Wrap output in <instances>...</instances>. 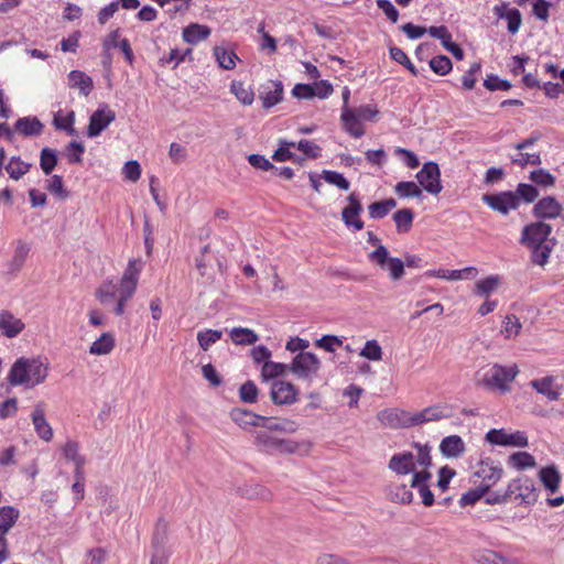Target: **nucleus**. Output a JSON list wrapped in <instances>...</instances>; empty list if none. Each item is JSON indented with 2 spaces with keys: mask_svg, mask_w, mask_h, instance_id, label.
Here are the masks:
<instances>
[{
  "mask_svg": "<svg viewBox=\"0 0 564 564\" xmlns=\"http://www.w3.org/2000/svg\"><path fill=\"white\" fill-rule=\"evenodd\" d=\"M416 449L414 456L411 452H403L392 455L388 467L395 475L404 476L412 474L410 487L417 489L424 506L434 503V495L427 485L432 474L427 468L432 465L431 447L427 444L414 443Z\"/></svg>",
  "mask_w": 564,
  "mask_h": 564,
  "instance_id": "1",
  "label": "nucleus"
},
{
  "mask_svg": "<svg viewBox=\"0 0 564 564\" xmlns=\"http://www.w3.org/2000/svg\"><path fill=\"white\" fill-rule=\"evenodd\" d=\"M142 267L143 262L141 259H131L118 283L106 281L97 288L95 296L99 303L108 306L111 301L116 300L113 313L117 316H122L127 302L135 293Z\"/></svg>",
  "mask_w": 564,
  "mask_h": 564,
  "instance_id": "2",
  "label": "nucleus"
},
{
  "mask_svg": "<svg viewBox=\"0 0 564 564\" xmlns=\"http://www.w3.org/2000/svg\"><path fill=\"white\" fill-rule=\"evenodd\" d=\"M551 225L535 221L527 225L522 230L521 242L531 249V259L535 264L546 263L554 246V239H550Z\"/></svg>",
  "mask_w": 564,
  "mask_h": 564,
  "instance_id": "3",
  "label": "nucleus"
},
{
  "mask_svg": "<svg viewBox=\"0 0 564 564\" xmlns=\"http://www.w3.org/2000/svg\"><path fill=\"white\" fill-rule=\"evenodd\" d=\"M47 376V362L40 358H20L10 370L9 381L13 386L34 387L44 382Z\"/></svg>",
  "mask_w": 564,
  "mask_h": 564,
  "instance_id": "4",
  "label": "nucleus"
},
{
  "mask_svg": "<svg viewBox=\"0 0 564 564\" xmlns=\"http://www.w3.org/2000/svg\"><path fill=\"white\" fill-rule=\"evenodd\" d=\"M256 445L268 454H295L307 453L311 448L307 442H295L288 438L278 437L271 431H258L256 434Z\"/></svg>",
  "mask_w": 564,
  "mask_h": 564,
  "instance_id": "5",
  "label": "nucleus"
},
{
  "mask_svg": "<svg viewBox=\"0 0 564 564\" xmlns=\"http://www.w3.org/2000/svg\"><path fill=\"white\" fill-rule=\"evenodd\" d=\"M369 261L382 270L388 271L391 281L397 282L404 275V263L399 258L389 256L388 249L383 245H379L368 256Z\"/></svg>",
  "mask_w": 564,
  "mask_h": 564,
  "instance_id": "6",
  "label": "nucleus"
},
{
  "mask_svg": "<svg viewBox=\"0 0 564 564\" xmlns=\"http://www.w3.org/2000/svg\"><path fill=\"white\" fill-rule=\"evenodd\" d=\"M321 360L318 357L308 351L299 352L294 358L289 370L297 378L312 381L319 371Z\"/></svg>",
  "mask_w": 564,
  "mask_h": 564,
  "instance_id": "7",
  "label": "nucleus"
},
{
  "mask_svg": "<svg viewBox=\"0 0 564 564\" xmlns=\"http://www.w3.org/2000/svg\"><path fill=\"white\" fill-rule=\"evenodd\" d=\"M508 494L514 496L524 505H533L539 498V489L529 477H520L512 480L508 487Z\"/></svg>",
  "mask_w": 564,
  "mask_h": 564,
  "instance_id": "8",
  "label": "nucleus"
},
{
  "mask_svg": "<svg viewBox=\"0 0 564 564\" xmlns=\"http://www.w3.org/2000/svg\"><path fill=\"white\" fill-rule=\"evenodd\" d=\"M377 420L381 425L393 430L413 427L412 412L397 408L381 410L377 414Z\"/></svg>",
  "mask_w": 564,
  "mask_h": 564,
  "instance_id": "9",
  "label": "nucleus"
},
{
  "mask_svg": "<svg viewBox=\"0 0 564 564\" xmlns=\"http://www.w3.org/2000/svg\"><path fill=\"white\" fill-rule=\"evenodd\" d=\"M416 178L419 184L432 195H437L443 189L440 167L435 162L425 163L416 174Z\"/></svg>",
  "mask_w": 564,
  "mask_h": 564,
  "instance_id": "10",
  "label": "nucleus"
},
{
  "mask_svg": "<svg viewBox=\"0 0 564 564\" xmlns=\"http://www.w3.org/2000/svg\"><path fill=\"white\" fill-rule=\"evenodd\" d=\"M115 119V111L108 105H101L90 116L87 135L90 138L99 135Z\"/></svg>",
  "mask_w": 564,
  "mask_h": 564,
  "instance_id": "11",
  "label": "nucleus"
},
{
  "mask_svg": "<svg viewBox=\"0 0 564 564\" xmlns=\"http://www.w3.org/2000/svg\"><path fill=\"white\" fill-rule=\"evenodd\" d=\"M348 205L341 210V219L347 227H352L356 231L364 228V221L359 218L362 206L355 193L346 197Z\"/></svg>",
  "mask_w": 564,
  "mask_h": 564,
  "instance_id": "12",
  "label": "nucleus"
},
{
  "mask_svg": "<svg viewBox=\"0 0 564 564\" xmlns=\"http://www.w3.org/2000/svg\"><path fill=\"white\" fill-rule=\"evenodd\" d=\"M451 416V409L447 405L435 404L412 413V426L430 422H437Z\"/></svg>",
  "mask_w": 564,
  "mask_h": 564,
  "instance_id": "13",
  "label": "nucleus"
},
{
  "mask_svg": "<svg viewBox=\"0 0 564 564\" xmlns=\"http://www.w3.org/2000/svg\"><path fill=\"white\" fill-rule=\"evenodd\" d=\"M32 424L36 435L44 442L48 443L53 438V429L45 417L44 404L39 403L31 413Z\"/></svg>",
  "mask_w": 564,
  "mask_h": 564,
  "instance_id": "14",
  "label": "nucleus"
},
{
  "mask_svg": "<svg viewBox=\"0 0 564 564\" xmlns=\"http://www.w3.org/2000/svg\"><path fill=\"white\" fill-rule=\"evenodd\" d=\"M270 394L273 403L282 405L294 403L296 401L297 392L291 382L275 381L272 384Z\"/></svg>",
  "mask_w": 564,
  "mask_h": 564,
  "instance_id": "15",
  "label": "nucleus"
},
{
  "mask_svg": "<svg viewBox=\"0 0 564 564\" xmlns=\"http://www.w3.org/2000/svg\"><path fill=\"white\" fill-rule=\"evenodd\" d=\"M562 210V205L553 196L543 197L533 206V215L540 219H555Z\"/></svg>",
  "mask_w": 564,
  "mask_h": 564,
  "instance_id": "16",
  "label": "nucleus"
},
{
  "mask_svg": "<svg viewBox=\"0 0 564 564\" xmlns=\"http://www.w3.org/2000/svg\"><path fill=\"white\" fill-rule=\"evenodd\" d=\"M519 375L516 364L510 366L496 365V391L507 393L511 391V384Z\"/></svg>",
  "mask_w": 564,
  "mask_h": 564,
  "instance_id": "17",
  "label": "nucleus"
},
{
  "mask_svg": "<svg viewBox=\"0 0 564 564\" xmlns=\"http://www.w3.org/2000/svg\"><path fill=\"white\" fill-rule=\"evenodd\" d=\"M496 445L509 447H527L528 436L522 431L496 430Z\"/></svg>",
  "mask_w": 564,
  "mask_h": 564,
  "instance_id": "18",
  "label": "nucleus"
},
{
  "mask_svg": "<svg viewBox=\"0 0 564 564\" xmlns=\"http://www.w3.org/2000/svg\"><path fill=\"white\" fill-rule=\"evenodd\" d=\"M426 275L444 279L447 281L474 280L478 275V270L474 267H467L462 270H430Z\"/></svg>",
  "mask_w": 564,
  "mask_h": 564,
  "instance_id": "19",
  "label": "nucleus"
},
{
  "mask_svg": "<svg viewBox=\"0 0 564 564\" xmlns=\"http://www.w3.org/2000/svg\"><path fill=\"white\" fill-rule=\"evenodd\" d=\"M25 328L21 318L15 317L9 311L0 312V330L3 336L14 338Z\"/></svg>",
  "mask_w": 564,
  "mask_h": 564,
  "instance_id": "20",
  "label": "nucleus"
},
{
  "mask_svg": "<svg viewBox=\"0 0 564 564\" xmlns=\"http://www.w3.org/2000/svg\"><path fill=\"white\" fill-rule=\"evenodd\" d=\"M492 482L479 484L475 488L465 492L459 500L462 507L473 506L485 498L486 503H492L494 499L490 498V488Z\"/></svg>",
  "mask_w": 564,
  "mask_h": 564,
  "instance_id": "21",
  "label": "nucleus"
},
{
  "mask_svg": "<svg viewBox=\"0 0 564 564\" xmlns=\"http://www.w3.org/2000/svg\"><path fill=\"white\" fill-rule=\"evenodd\" d=\"M475 383L478 387H482L487 390L494 389V366L490 362V359H477L475 361Z\"/></svg>",
  "mask_w": 564,
  "mask_h": 564,
  "instance_id": "22",
  "label": "nucleus"
},
{
  "mask_svg": "<svg viewBox=\"0 0 564 564\" xmlns=\"http://www.w3.org/2000/svg\"><path fill=\"white\" fill-rule=\"evenodd\" d=\"M115 347V335L111 332H105L90 344L88 352L95 357L108 356L113 351Z\"/></svg>",
  "mask_w": 564,
  "mask_h": 564,
  "instance_id": "23",
  "label": "nucleus"
},
{
  "mask_svg": "<svg viewBox=\"0 0 564 564\" xmlns=\"http://www.w3.org/2000/svg\"><path fill=\"white\" fill-rule=\"evenodd\" d=\"M496 14L499 19L507 22V30L510 34L519 32L522 24V15L516 8H509L508 4L503 3L500 7H496Z\"/></svg>",
  "mask_w": 564,
  "mask_h": 564,
  "instance_id": "24",
  "label": "nucleus"
},
{
  "mask_svg": "<svg viewBox=\"0 0 564 564\" xmlns=\"http://www.w3.org/2000/svg\"><path fill=\"white\" fill-rule=\"evenodd\" d=\"M282 94L283 86L281 82L270 80L263 85L259 96L263 108L269 109L280 102Z\"/></svg>",
  "mask_w": 564,
  "mask_h": 564,
  "instance_id": "25",
  "label": "nucleus"
},
{
  "mask_svg": "<svg viewBox=\"0 0 564 564\" xmlns=\"http://www.w3.org/2000/svg\"><path fill=\"white\" fill-rule=\"evenodd\" d=\"M539 479L550 494H555L560 488L562 476L555 465H550L540 469Z\"/></svg>",
  "mask_w": 564,
  "mask_h": 564,
  "instance_id": "26",
  "label": "nucleus"
},
{
  "mask_svg": "<svg viewBox=\"0 0 564 564\" xmlns=\"http://www.w3.org/2000/svg\"><path fill=\"white\" fill-rule=\"evenodd\" d=\"M230 417L237 425L245 430L250 426H259L260 421H267L265 417L241 408L232 409Z\"/></svg>",
  "mask_w": 564,
  "mask_h": 564,
  "instance_id": "27",
  "label": "nucleus"
},
{
  "mask_svg": "<svg viewBox=\"0 0 564 564\" xmlns=\"http://www.w3.org/2000/svg\"><path fill=\"white\" fill-rule=\"evenodd\" d=\"M63 457L74 464V470H84L85 457L79 453V444L76 441L67 440L61 447Z\"/></svg>",
  "mask_w": 564,
  "mask_h": 564,
  "instance_id": "28",
  "label": "nucleus"
},
{
  "mask_svg": "<svg viewBox=\"0 0 564 564\" xmlns=\"http://www.w3.org/2000/svg\"><path fill=\"white\" fill-rule=\"evenodd\" d=\"M440 452L447 458H457L465 452V444L458 435L446 436L440 444Z\"/></svg>",
  "mask_w": 564,
  "mask_h": 564,
  "instance_id": "29",
  "label": "nucleus"
},
{
  "mask_svg": "<svg viewBox=\"0 0 564 564\" xmlns=\"http://www.w3.org/2000/svg\"><path fill=\"white\" fill-rule=\"evenodd\" d=\"M30 250L31 246L28 242L18 240L12 259L8 264L10 273H18L23 268Z\"/></svg>",
  "mask_w": 564,
  "mask_h": 564,
  "instance_id": "30",
  "label": "nucleus"
},
{
  "mask_svg": "<svg viewBox=\"0 0 564 564\" xmlns=\"http://www.w3.org/2000/svg\"><path fill=\"white\" fill-rule=\"evenodd\" d=\"M341 121L344 129L354 138H360L364 135L365 130L361 126V122L352 113V109L349 107H343Z\"/></svg>",
  "mask_w": 564,
  "mask_h": 564,
  "instance_id": "31",
  "label": "nucleus"
},
{
  "mask_svg": "<svg viewBox=\"0 0 564 564\" xmlns=\"http://www.w3.org/2000/svg\"><path fill=\"white\" fill-rule=\"evenodd\" d=\"M405 484H391L388 487V497L394 503L409 505L413 501V494Z\"/></svg>",
  "mask_w": 564,
  "mask_h": 564,
  "instance_id": "32",
  "label": "nucleus"
},
{
  "mask_svg": "<svg viewBox=\"0 0 564 564\" xmlns=\"http://www.w3.org/2000/svg\"><path fill=\"white\" fill-rule=\"evenodd\" d=\"M68 83L72 88H78L84 96H88L94 87L93 79L80 70H72L68 74Z\"/></svg>",
  "mask_w": 564,
  "mask_h": 564,
  "instance_id": "33",
  "label": "nucleus"
},
{
  "mask_svg": "<svg viewBox=\"0 0 564 564\" xmlns=\"http://www.w3.org/2000/svg\"><path fill=\"white\" fill-rule=\"evenodd\" d=\"M508 466L516 470L534 468L536 462L533 455L528 452H516L508 457Z\"/></svg>",
  "mask_w": 564,
  "mask_h": 564,
  "instance_id": "34",
  "label": "nucleus"
},
{
  "mask_svg": "<svg viewBox=\"0 0 564 564\" xmlns=\"http://www.w3.org/2000/svg\"><path fill=\"white\" fill-rule=\"evenodd\" d=\"M520 205V198L514 192H502L496 194V210L508 214L510 210L517 209Z\"/></svg>",
  "mask_w": 564,
  "mask_h": 564,
  "instance_id": "35",
  "label": "nucleus"
},
{
  "mask_svg": "<svg viewBox=\"0 0 564 564\" xmlns=\"http://www.w3.org/2000/svg\"><path fill=\"white\" fill-rule=\"evenodd\" d=\"M210 29L206 25L192 23L183 30V39L188 44H197L199 41L207 39Z\"/></svg>",
  "mask_w": 564,
  "mask_h": 564,
  "instance_id": "36",
  "label": "nucleus"
},
{
  "mask_svg": "<svg viewBox=\"0 0 564 564\" xmlns=\"http://www.w3.org/2000/svg\"><path fill=\"white\" fill-rule=\"evenodd\" d=\"M15 130L23 135H39L43 124L35 117H23L15 122Z\"/></svg>",
  "mask_w": 564,
  "mask_h": 564,
  "instance_id": "37",
  "label": "nucleus"
},
{
  "mask_svg": "<svg viewBox=\"0 0 564 564\" xmlns=\"http://www.w3.org/2000/svg\"><path fill=\"white\" fill-rule=\"evenodd\" d=\"M30 169L31 164L23 161L20 156H12L4 165V170L9 174L10 178L14 181H19L30 171Z\"/></svg>",
  "mask_w": 564,
  "mask_h": 564,
  "instance_id": "38",
  "label": "nucleus"
},
{
  "mask_svg": "<svg viewBox=\"0 0 564 564\" xmlns=\"http://www.w3.org/2000/svg\"><path fill=\"white\" fill-rule=\"evenodd\" d=\"M553 377H545L532 380L530 384L536 390V392L545 395L550 401H556L560 398V392L553 389Z\"/></svg>",
  "mask_w": 564,
  "mask_h": 564,
  "instance_id": "39",
  "label": "nucleus"
},
{
  "mask_svg": "<svg viewBox=\"0 0 564 564\" xmlns=\"http://www.w3.org/2000/svg\"><path fill=\"white\" fill-rule=\"evenodd\" d=\"M214 55L223 69L230 70L235 68L238 56L234 51H228L223 46H215Z\"/></svg>",
  "mask_w": 564,
  "mask_h": 564,
  "instance_id": "40",
  "label": "nucleus"
},
{
  "mask_svg": "<svg viewBox=\"0 0 564 564\" xmlns=\"http://www.w3.org/2000/svg\"><path fill=\"white\" fill-rule=\"evenodd\" d=\"M492 477L494 462L491 458L487 457L486 459H480L474 471V482L476 484L477 480H480V484L491 482Z\"/></svg>",
  "mask_w": 564,
  "mask_h": 564,
  "instance_id": "41",
  "label": "nucleus"
},
{
  "mask_svg": "<svg viewBox=\"0 0 564 564\" xmlns=\"http://www.w3.org/2000/svg\"><path fill=\"white\" fill-rule=\"evenodd\" d=\"M230 338L236 345H253L258 335L250 328L235 327L230 330Z\"/></svg>",
  "mask_w": 564,
  "mask_h": 564,
  "instance_id": "42",
  "label": "nucleus"
},
{
  "mask_svg": "<svg viewBox=\"0 0 564 564\" xmlns=\"http://www.w3.org/2000/svg\"><path fill=\"white\" fill-rule=\"evenodd\" d=\"M19 510L11 506L0 508V532L6 534L17 522Z\"/></svg>",
  "mask_w": 564,
  "mask_h": 564,
  "instance_id": "43",
  "label": "nucleus"
},
{
  "mask_svg": "<svg viewBox=\"0 0 564 564\" xmlns=\"http://www.w3.org/2000/svg\"><path fill=\"white\" fill-rule=\"evenodd\" d=\"M522 328L520 319L516 315H507L502 321L500 333L506 339L516 338Z\"/></svg>",
  "mask_w": 564,
  "mask_h": 564,
  "instance_id": "44",
  "label": "nucleus"
},
{
  "mask_svg": "<svg viewBox=\"0 0 564 564\" xmlns=\"http://www.w3.org/2000/svg\"><path fill=\"white\" fill-rule=\"evenodd\" d=\"M230 90L243 105L250 106L253 102L254 94L252 89L243 83L234 80L230 85Z\"/></svg>",
  "mask_w": 564,
  "mask_h": 564,
  "instance_id": "45",
  "label": "nucleus"
},
{
  "mask_svg": "<svg viewBox=\"0 0 564 564\" xmlns=\"http://www.w3.org/2000/svg\"><path fill=\"white\" fill-rule=\"evenodd\" d=\"M414 214L411 209L403 208L393 214V220L399 232H408L413 223Z\"/></svg>",
  "mask_w": 564,
  "mask_h": 564,
  "instance_id": "46",
  "label": "nucleus"
},
{
  "mask_svg": "<svg viewBox=\"0 0 564 564\" xmlns=\"http://www.w3.org/2000/svg\"><path fill=\"white\" fill-rule=\"evenodd\" d=\"M289 370V366L280 362L265 361L261 369V378L267 381L279 376H283Z\"/></svg>",
  "mask_w": 564,
  "mask_h": 564,
  "instance_id": "47",
  "label": "nucleus"
},
{
  "mask_svg": "<svg viewBox=\"0 0 564 564\" xmlns=\"http://www.w3.org/2000/svg\"><path fill=\"white\" fill-rule=\"evenodd\" d=\"M223 332L217 329H206L197 333V341L199 347L207 351L209 347L221 339Z\"/></svg>",
  "mask_w": 564,
  "mask_h": 564,
  "instance_id": "48",
  "label": "nucleus"
},
{
  "mask_svg": "<svg viewBox=\"0 0 564 564\" xmlns=\"http://www.w3.org/2000/svg\"><path fill=\"white\" fill-rule=\"evenodd\" d=\"M295 147V142L285 139L279 140V148L273 152L272 159L276 162H285L294 159L291 148Z\"/></svg>",
  "mask_w": 564,
  "mask_h": 564,
  "instance_id": "49",
  "label": "nucleus"
},
{
  "mask_svg": "<svg viewBox=\"0 0 564 564\" xmlns=\"http://www.w3.org/2000/svg\"><path fill=\"white\" fill-rule=\"evenodd\" d=\"M395 206L397 203L393 198H389L382 202H376L369 206V215L371 218L375 219L383 218Z\"/></svg>",
  "mask_w": 564,
  "mask_h": 564,
  "instance_id": "50",
  "label": "nucleus"
},
{
  "mask_svg": "<svg viewBox=\"0 0 564 564\" xmlns=\"http://www.w3.org/2000/svg\"><path fill=\"white\" fill-rule=\"evenodd\" d=\"M75 122V112L69 111L66 116H62L61 112H57L54 116L53 124L58 130H64L68 134L73 135L76 133L74 129Z\"/></svg>",
  "mask_w": 564,
  "mask_h": 564,
  "instance_id": "51",
  "label": "nucleus"
},
{
  "mask_svg": "<svg viewBox=\"0 0 564 564\" xmlns=\"http://www.w3.org/2000/svg\"><path fill=\"white\" fill-rule=\"evenodd\" d=\"M57 164L56 152L50 148H44L40 155V165L42 171L50 175Z\"/></svg>",
  "mask_w": 564,
  "mask_h": 564,
  "instance_id": "52",
  "label": "nucleus"
},
{
  "mask_svg": "<svg viewBox=\"0 0 564 564\" xmlns=\"http://www.w3.org/2000/svg\"><path fill=\"white\" fill-rule=\"evenodd\" d=\"M359 355L368 360L379 361L382 359V348L376 339L367 340Z\"/></svg>",
  "mask_w": 564,
  "mask_h": 564,
  "instance_id": "53",
  "label": "nucleus"
},
{
  "mask_svg": "<svg viewBox=\"0 0 564 564\" xmlns=\"http://www.w3.org/2000/svg\"><path fill=\"white\" fill-rule=\"evenodd\" d=\"M259 390L253 381L248 380L239 388V398L245 403H256Z\"/></svg>",
  "mask_w": 564,
  "mask_h": 564,
  "instance_id": "54",
  "label": "nucleus"
},
{
  "mask_svg": "<svg viewBox=\"0 0 564 564\" xmlns=\"http://www.w3.org/2000/svg\"><path fill=\"white\" fill-rule=\"evenodd\" d=\"M530 180L534 184L543 187H552L555 184V177L544 169L532 171L530 173Z\"/></svg>",
  "mask_w": 564,
  "mask_h": 564,
  "instance_id": "55",
  "label": "nucleus"
},
{
  "mask_svg": "<svg viewBox=\"0 0 564 564\" xmlns=\"http://www.w3.org/2000/svg\"><path fill=\"white\" fill-rule=\"evenodd\" d=\"M395 193L401 197H420L421 188L414 182H400L395 185Z\"/></svg>",
  "mask_w": 564,
  "mask_h": 564,
  "instance_id": "56",
  "label": "nucleus"
},
{
  "mask_svg": "<svg viewBox=\"0 0 564 564\" xmlns=\"http://www.w3.org/2000/svg\"><path fill=\"white\" fill-rule=\"evenodd\" d=\"M322 177L327 183L333 184V185L337 186L338 188H340L343 191H348L349 189V186H350L349 182L340 173H337L335 171L324 170L322 172Z\"/></svg>",
  "mask_w": 564,
  "mask_h": 564,
  "instance_id": "57",
  "label": "nucleus"
},
{
  "mask_svg": "<svg viewBox=\"0 0 564 564\" xmlns=\"http://www.w3.org/2000/svg\"><path fill=\"white\" fill-rule=\"evenodd\" d=\"M431 69L438 75H446L452 69V62L445 55H440L430 61Z\"/></svg>",
  "mask_w": 564,
  "mask_h": 564,
  "instance_id": "58",
  "label": "nucleus"
},
{
  "mask_svg": "<svg viewBox=\"0 0 564 564\" xmlns=\"http://www.w3.org/2000/svg\"><path fill=\"white\" fill-rule=\"evenodd\" d=\"M343 345V340L335 335H324L322 338L315 341V346L322 348L328 352H334L336 347Z\"/></svg>",
  "mask_w": 564,
  "mask_h": 564,
  "instance_id": "59",
  "label": "nucleus"
},
{
  "mask_svg": "<svg viewBox=\"0 0 564 564\" xmlns=\"http://www.w3.org/2000/svg\"><path fill=\"white\" fill-rule=\"evenodd\" d=\"M74 478H75V481L72 486V491L74 494V500L76 502H79L84 499V496H85L84 470H74Z\"/></svg>",
  "mask_w": 564,
  "mask_h": 564,
  "instance_id": "60",
  "label": "nucleus"
},
{
  "mask_svg": "<svg viewBox=\"0 0 564 564\" xmlns=\"http://www.w3.org/2000/svg\"><path fill=\"white\" fill-rule=\"evenodd\" d=\"M514 193H517L520 200L523 199L525 203H532L539 196L538 189L533 185L525 183L519 184Z\"/></svg>",
  "mask_w": 564,
  "mask_h": 564,
  "instance_id": "61",
  "label": "nucleus"
},
{
  "mask_svg": "<svg viewBox=\"0 0 564 564\" xmlns=\"http://www.w3.org/2000/svg\"><path fill=\"white\" fill-rule=\"evenodd\" d=\"M295 147L308 159H317L321 156V148L313 141L301 140L295 143Z\"/></svg>",
  "mask_w": 564,
  "mask_h": 564,
  "instance_id": "62",
  "label": "nucleus"
},
{
  "mask_svg": "<svg viewBox=\"0 0 564 564\" xmlns=\"http://www.w3.org/2000/svg\"><path fill=\"white\" fill-rule=\"evenodd\" d=\"M390 55L393 61H395L399 64L404 65L411 74L414 76L417 75V69L415 66L410 62L408 55L399 47H391L390 48Z\"/></svg>",
  "mask_w": 564,
  "mask_h": 564,
  "instance_id": "63",
  "label": "nucleus"
},
{
  "mask_svg": "<svg viewBox=\"0 0 564 564\" xmlns=\"http://www.w3.org/2000/svg\"><path fill=\"white\" fill-rule=\"evenodd\" d=\"M46 188L48 192H51L61 199H64L68 196V193L64 188L63 178L59 175H53Z\"/></svg>",
  "mask_w": 564,
  "mask_h": 564,
  "instance_id": "64",
  "label": "nucleus"
}]
</instances>
